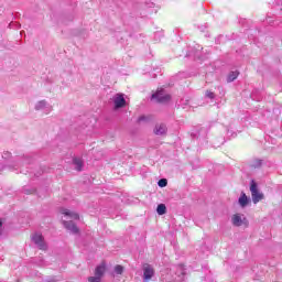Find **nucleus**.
Masks as SVG:
<instances>
[{
    "label": "nucleus",
    "instance_id": "6",
    "mask_svg": "<svg viewBox=\"0 0 282 282\" xmlns=\"http://www.w3.org/2000/svg\"><path fill=\"white\" fill-rule=\"evenodd\" d=\"M115 109H122L127 105L123 94H117L113 96Z\"/></svg>",
    "mask_w": 282,
    "mask_h": 282
},
{
    "label": "nucleus",
    "instance_id": "1",
    "mask_svg": "<svg viewBox=\"0 0 282 282\" xmlns=\"http://www.w3.org/2000/svg\"><path fill=\"white\" fill-rule=\"evenodd\" d=\"M250 193L253 204H259V202H262V199L265 198L263 193L259 191V187L257 186V182L251 181L250 184Z\"/></svg>",
    "mask_w": 282,
    "mask_h": 282
},
{
    "label": "nucleus",
    "instance_id": "3",
    "mask_svg": "<svg viewBox=\"0 0 282 282\" xmlns=\"http://www.w3.org/2000/svg\"><path fill=\"white\" fill-rule=\"evenodd\" d=\"M107 270V265L105 263L99 264L95 270V276L88 278L89 282H100L102 279V274H105Z\"/></svg>",
    "mask_w": 282,
    "mask_h": 282
},
{
    "label": "nucleus",
    "instance_id": "14",
    "mask_svg": "<svg viewBox=\"0 0 282 282\" xmlns=\"http://www.w3.org/2000/svg\"><path fill=\"white\" fill-rule=\"evenodd\" d=\"M238 76H239V72H237V70L229 73L227 83H232V82L237 80Z\"/></svg>",
    "mask_w": 282,
    "mask_h": 282
},
{
    "label": "nucleus",
    "instance_id": "5",
    "mask_svg": "<svg viewBox=\"0 0 282 282\" xmlns=\"http://www.w3.org/2000/svg\"><path fill=\"white\" fill-rule=\"evenodd\" d=\"M152 100H156V102H169V100H171V95L161 89L152 95Z\"/></svg>",
    "mask_w": 282,
    "mask_h": 282
},
{
    "label": "nucleus",
    "instance_id": "15",
    "mask_svg": "<svg viewBox=\"0 0 282 282\" xmlns=\"http://www.w3.org/2000/svg\"><path fill=\"white\" fill-rule=\"evenodd\" d=\"M158 215H166V205L160 204L156 208Z\"/></svg>",
    "mask_w": 282,
    "mask_h": 282
},
{
    "label": "nucleus",
    "instance_id": "17",
    "mask_svg": "<svg viewBox=\"0 0 282 282\" xmlns=\"http://www.w3.org/2000/svg\"><path fill=\"white\" fill-rule=\"evenodd\" d=\"M158 184L161 188H164L166 184H169V181H166V178H161Z\"/></svg>",
    "mask_w": 282,
    "mask_h": 282
},
{
    "label": "nucleus",
    "instance_id": "9",
    "mask_svg": "<svg viewBox=\"0 0 282 282\" xmlns=\"http://www.w3.org/2000/svg\"><path fill=\"white\" fill-rule=\"evenodd\" d=\"M61 213L67 219H80V216H78V214L76 212H72L69 209L62 208Z\"/></svg>",
    "mask_w": 282,
    "mask_h": 282
},
{
    "label": "nucleus",
    "instance_id": "12",
    "mask_svg": "<svg viewBox=\"0 0 282 282\" xmlns=\"http://www.w3.org/2000/svg\"><path fill=\"white\" fill-rule=\"evenodd\" d=\"M166 131H167L166 124H164V123H159L154 128L155 135H164L166 133Z\"/></svg>",
    "mask_w": 282,
    "mask_h": 282
},
{
    "label": "nucleus",
    "instance_id": "8",
    "mask_svg": "<svg viewBox=\"0 0 282 282\" xmlns=\"http://www.w3.org/2000/svg\"><path fill=\"white\" fill-rule=\"evenodd\" d=\"M43 109H46V111H51L52 110V106H50V104H47L46 100L37 101L35 104V110L36 111H43Z\"/></svg>",
    "mask_w": 282,
    "mask_h": 282
},
{
    "label": "nucleus",
    "instance_id": "10",
    "mask_svg": "<svg viewBox=\"0 0 282 282\" xmlns=\"http://www.w3.org/2000/svg\"><path fill=\"white\" fill-rule=\"evenodd\" d=\"M153 274H155V272L153 271V268H151V265H145L143 269L144 281H150V279L153 278Z\"/></svg>",
    "mask_w": 282,
    "mask_h": 282
},
{
    "label": "nucleus",
    "instance_id": "4",
    "mask_svg": "<svg viewBox=\"0 0 282 282\" xmlns=\"http://www.w3.org/2000/svg\"><path fill=\"white\" fill-rule=\"evenodd\" d=\"M231 224L232 226H236L237 228L243 226L245 224H248V219L246 218V215L243 214H234L231 216Z\"/></svg>",
    "mask_w": 282,
    "mask_h": 282
},
{
    "label": "nucleus",
    "instance_id": "2",
    "mask_svg": "<svg viewBox=\"0 0 282 282\" xmlns=\"http://www.w3.org/2000/svg\"><path fill=\"white\" fill-rule=\"evenodd\" d=\"M32 242L39 248V250H47V242H45V238L43 235L36 232L31 236Z\"/></svg>",
    "mask_w": 282,
    "mask_h": 282
},
{
    "label": "nucleus",
    "instance_id": "16",
    "mask_svg": "<svg viewBox=\"0 0 282 282\" xmlns=\"http://www.w3.org/2000/svg\"><path fill=\"white\" fill-rule=\"evenodd\" d=\"M115 272H116L117 274H122V272H124V267H123V265H120V264H117V265L115 267Z\"/></svg>",
    "mask_w": 282,
    "mask_h": 282
},
{
    "label": "nucleus",
    "instance_id": "13",
    "mask_svg": "<svg viewBox=\"0 0 282 282\" xmlns=\"http://www.w3.org/2000/svg\"><path fill=\"white\" fill-rule=\"evenodd\" d=\"M73 164L75 166V171H83V166H84L83 159L80 158L73 159Z\"/></svg>",
    "mask_w": 282,
    "mask_h": 282
},
{
    "label": "nucleus",
    "instance_id": "7",
    "mask_svg": "<svg viewBox=\"0 0 282 282\" xmlns=\"http://www.w3.org/2000/svg\"><path fill=\"white\" fill-rule=\"evenodd\" d=\"M63 224H64V228H66V230H69V232H72L73 235H78L79 230H78V227L76 226V224H74V221L63 220Z\"/></svg>",
    "mask_w": 282,
    "mask_h": 282
},
{
    "label": "nucleus",
    "instance_id": "19",
    "mask_svg": "<svg viewBox=\"0 0 282 282\" xmlns=\"http://www.w3.org/2000/svg\"><path fill=\"white\" fill-rule=\"evenodd\" d=\"M139 120H140V121L144 120V117H140Z\"/></svg>",
    "mask_w": 282,
    "mask_h": 282
},
{
    "label": "nucleus",
    "instance_id": "11",
    "mask_svg": "<svg viewBox=\"0 0 282 282\" xmlns=\"http://www.w3.org/2000/svg\"><path fill=\"white\" fill-rule=\"evenodd\" d=\"M238 204L241 208H246L248 204H250V198L246 195V193H241L240 197L238 198Z\"/></svg>",
    "mask_w": 282,
    "mask_h": 282
},
{
    "label": "nucleus",
    "instance_id": "18",
    "mask_svg": "<svg viewBox=\"0 0 282 282\" xmlns=\"http://www.w3.org/2000/svg\"><path fill=\"white\" fill-rule=\"evenodd\" d=\"M206 97L207 98H210V100H213L215 98V93L210 91V90H207L206 91Z\"/></svg>",
    "mask_w": 282,
    "mask_h": 282
}]
</instances>
